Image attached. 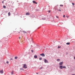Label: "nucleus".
I'll return each mask as SVG.
<instances>
[{
    "label": "nucleus",
    "instance_id": "nucleus-30",
    "mask_svg": "<svg viewBox=\"0 0 75 75\" xmlns=\"http://www.w3.org/2000/svg\"><path fill=\"white\" fill-rule=\"evenodd\" d=\"M56 17L57 18H58V17L57 16H56Z\"/></svg>",
    "mask_w": 75,
    "mask_h": 75
},
{
    "label": "nucleus",
    "instance_id": "nucleus-19",
    "mask_svg": "<svg viewBox=\"0 0 75 75\" xmlns=\"http://www.w3.org/2000/svg\"><path fill=\"white\" fill-rule=\"evenodd\" d=\"M40 69H42V67H41L40 68Z\"/></svg>",
    "mask_w": 75,
    "mask_h": 75
},
{
    "label": "nucleus",
    "instance_id": "nucleus-1",
    "mask_svg": "<svg viewBox=\"0 0 75 75\" xmlns=\"http://www.w3.org/2000/svg\"><path fill=\"white\" fill-rule=\"evenodd\" d=\"M54 8H57L56 9V10H58V11H61V8L60 7H59V8H57V6H56Z\"/></svg>",
    "mask_w": 75,
    "mask_h": 75
},
{
    "label": "nucleus",
    "instance_id": "nucleus-21",
    "mask_svg": "<svg viewBox=\"0 0 75 75\" xmlns=\"http://www.w3.org/2000/svg\"><path fill=\"white\" fill-rule=\"evenodd\" d=\"M11 74L12 75H13V71H12L11 73Z\"/></svg>",
    "mask_w": 75,
    "mask_h": 75
},
{
    "label": "nucleus",
    "instance_id": "nucleus-6",
    "mask_svg": "<svg viewBox=\"0 0 75 75\" xmlns=\"http://www.w3.org/2000/svg\"><path fill=\"white\" fill-rule=\"evenodd\" d=\"M22 32L24 33L25 34H27V33L25 31L23 30L22 31Z\"/></svg>",
    "mask_w": 75,
    "mask_h": 75
},
{
    "label": "nucleus",
    "instance_id": "nucleus-3",
    "mask_svg": "<svg viewBox=\"0 0 75 75\" xmlns=\"http://www.w3.org/2000/svg\"><path fill=\"white\" fill-rule=\"evenodd\" d=\"M45 62V63H48V60H47L46 59H44Z\"/></svg>",
    "mask_w": 75,
    "mask_h": 75
},
{
    "label": "nucleus",
    "instance_id": "nucleus-24",
    "mask_svg": "<svg viewBox=\"0 0 75 75\" xmlns=\"http://www.w3.org/2000/svg\"><path fill=\"white\" fill-rule=\"evenodd\" d=\"M66 17H67V18H69V16H66Z\"/></svg>",
    "mask_w": 75,
    "mask_h": 75
},
{
    "label": "nucleus",
    "instance_id": "nucleus-36",
    "mask_svg": "<svg viewBox=\"0 0 75 75\" xmlns=\"http://www.w3.org/2000/svg\"><path fill=\"white\" fill-rule=\"evenodd\" d=\"M29 33H30V31H28Z\"/></svg>",
    "mask_w": 75,
    "mask_h": 75
},
{
    "label": "nucleus",
    "instance_id": "nucleus-29",
    "mask_svg": "<svg viewBox=\"0 0 75 75\" xmlns=\"http://www.w3.org/2000/svg\"><path fill=\"white\" fill-rule=\"evenodd\" d=\"M2 3H4V1H3L2 2Z\"/></svg>",
    "mask_w": 75,
    "mask_h": 75
},
{
    "label": "nucleus",
    "instance_id": "nucleus-16",
    "mask_svg": "<svg viewBox=\"0 0 75 75\" xmlns=\"http://www.w3.org/2000/svg\"><path fill=\"white\" fill-rule=\"evenodd\" d=\"M10 14H11L10 12H9L8 13V15L9 16H10Z\"/></svg>",
    "mask_w": 75,
    "mask_h": 75
},
{
    "label": "nucleus",
    "instance_id": "nucleus-14",
    "mask_svg": "<svg viewBox=\"0 0 75 75\" xmlns=\"http://www.w3.org/2000/svg\"><path fill=\"white\" fill-rule=\"evenodd\" d=\"M61 47V46H58V48L59 49V48H60Z\"/></svg>",
    "mask_w": 75,
    "mask_h": 75
},
{
    "label": "nucleus",
    "instance_id": "nucleus-10",
    "mask_svg": "<svg viewBox=\"0 0 75 75\" xmlns=\"http://www.w3.org/2000/svg\"><path fill=\"white\" fill-rule=\"evenodd\" d=\"M0 72L1 74H3V70H2Z\"/></svg>",
    "mask_w": 75,
    "mask_h": 75
},
{
    "label": "nucleus",
    "instance_id": "nucleus-32",
    "mask_svg": "<svg viewBox=\"0 0 75 75\" xmlns=\"http://www.w3.org/2000/svg\"><path fill=\"white\" fill-rule=\"evenodd\" d=\"M65 15H64L63 16V17H65Z\"/></svg>",
    "mask_w": 75,
    "mask_h": 75
},
{
    "label": "nucleus",
    "instance_id": "nucleus-22",
    "mask_svg": "<svg viewBox=\"0 0 75 75\" xmlns=\"http://www.w3.org/2000/svg\"><path fill=\"white\" fill-rule=\"evenodd\" d=\"M31 52H34V51H33V50H31Z\"/></svg>",
    "mask_w": 75,
    "mask_h": 75
},
{
    "label": "nucleus",
    "instance_id": "nucleus-18",
    "mask_svg": "<svg viewBox=\"0 0 75 75\" xmlns=\"http://www.w3.org/2000/svg\"><path fill=\"white\" fill-rule=\"evenodd\" d=\"M63 5H60V7H61V6H63Z\"/></svg>",
    "mask_w": 75,
    "mask_h": 75
},
{
    "label": "nucleus",
    "instance_id": "nucleus-12",
    "mask_svg": "<svg viewBox=\"0 0 75 75\" xmlns=\"http://www.w3.org/2000/svg\"><path fill=\"white\" fill-rule=\"evenodd\" d=\"M67 45H69L70 44V42H67L66 43Z\"/></svg>",
    "mask_w": 75,
    "mask_h": 75
},
{
    "label": "nucleus",
    "instance_id": "nucleus-31",
    "mask_svg": "<svg viewBox=\"0 0 75 75\" xmlns=\"http://www.w3.org/2000/svg\"><path fill=\"white\" fill-rule=\"evenodd\" d=\"M21 70H22L24 69H23V68H21Z\"/></svg>",
    "mask_w": 75,
    "mask_h": 75
},
{
    "label": "nucleus",
    "instance_id": "nucleus-33",
    "mask_svg": "<svg viewBox=\"0 0 75 75\" xmlns=\"http://www.w3.org/2000/svg\"><path fill=\"white\" fill-rule=\"evenodd\" d=\"M19 39H21V37H19Z\"/></svg>",
    "mask_w": 75,
    "mask_h": 75
},
{
    "label": "nucleus",
    "instance_id": "nucleus-20",
    "mask_svg": "<svg viewBox=\"0 0 75 75\" xmlns=\"http://www.w3.org/2000/svg\"><path fill=\"white\" fill-rule=\"evenodd\" d=\"M39 59L40 60H42V58H39Z\"/></svg>",
    "mask_w": 75,
    "mask_h": 75
},
{
    "label": "nucleus",
    "instance_id": "nucleus-9",
    "mask_svg": "<svg viewBox=\"0 0 75 75\" xmlns=\"http://www.w3.org/2000/svg\"><path fill=\"white\" fill-rule=\"evenodd\" d=\"M33 3H35V4H37V3L36 2H35V1H33Z\"/></svg>",
    "mask_w": 75,
    "mask_h": 75
},
{
    "label": "nucleus",
    "instance_id": "nucleus-2",
    "mask_svg": "<svg viewBox=\"0 0 75 75\" xmlns=\"http://www.w3.org/2000/svg\"><path fill=\"white\" fill-rule=\"evenodd\" d=\"M23 68H25V69L27 68V64H23Z\"/></svg>",
    "mask_w": 75,
    "mask_h": 75
},
{
    "label": "nucleus",
    "instance_id": "nucleus-23",
    "mask_svg": "<svg viewBox=\"0 0 75 75\" xmlns=\"http://www.w3.org/2000/svg\"><path fill=\"white\" fill-rule=\"evenodd\" d=\"M57 61H60V59H57Z\"/></svg>",
    "mask_w": 75,
    "mask_h": 75
},
{
    "label": "nucleus",
    "instance_id": "nucleus-7",
    "mask_svg": "<svg viewBox=\"0 0 75 75\" xmlns=\"http://www.w3.org/2000/svg\"><path fill=\"white\" fill-rule=\"evenodd\" d=\"M59 68L60 69H62L63 68V66H59Z\"/></svg>",
    "mask_w": 75,
    "mask_h": 75
},
{
    "label": "nucleus",
    "instance_id": "nucleus-4",
    "mask_svg": "<svg viewBox=\"0 0 75 75\" xmlns=\"http://www.w3.org/2000/svg\"><path fill=\"white\" fill-rule=\"evenodd\" d=\"M40 55H41V56H42V57H45V54H44V53H42L41 54H40Z\"/></svg>",
    "mask_w": 75,
    "mask_h": 75
},
{
    "label": "nucleus",
    "instance_id": "nucleus-25",
    "mask_svg": "<svg viewBox=\"0 0 75 75\" xmlns=\"http://www.w3.org/2000/svg\"><path fill=\"white\" fill-rule=\"evenodd\" d=\"M48 12H49V13H51V11H48Z\"/></svg>",
    "mask_w": 75,
    "mask_h": 75
},
{
    "label": "nucleus",
    "instance_id": "nucleus-8",
    "mask_svg": "<svg viewBox=\"0 0 75 75\" xmlns=\"http://www.w3.org/2000/svg\"><path fill=\"white\" fill-rule=\"evenodd\" d=\"M30 13H26V16H27V15H30Z\"/></svg>",
    "mask_w": 75,
    "mask_h": 75
},
{
    "label": "nucleus",
    "instance_id": "nucleus-35",
    "mask_svg": "<svg viewBox=\"0 0 75 75\" xmlns=\"http://www.w3.org/2000/svg\"><path fill=\"white\" fill-rule=\"evenodd\" d=\"M18 33H20V32H18Z\"/></svg>",
    "mask_w": 75,
    "mask_h": 75
},
{
    "label": "nucleus",
    "instance_id": "nucleus-11",
    "mask_svg": "<svg viewBox=\"0 0 75 75\" xmlns=\"http://www.w3.org/2000/svg\"><path fill=\"white\" fill-rule=\"evenodd\" d=\"M34 57L36 59V58H37V56L35 55L34 56Z\"/></svg>",
    "mask_w": 75,
    "mask_h": 75
},
{
    "label": "nucleus",
    "instance_id": "nucleus-28",
    "mask_svg": "<svg viewBox=\"0 0 75 75\" xmlns=\"http://www.w3.org/2000/svg\"><path fill=\"white\" fill-rule=\"evenodd\" d=\"M72 4L73 5V6H74V3H72Z\"/></svg>",
    "mask_w": 75,
    "mask_h": 75
},
{
    "label": "nucleus",
    "instance_id": "nucleus-13",
    "mask_svg": "<svg viewBox=\"0 0 75 75\" xmlns=\"http://www.w3.org/2000/svg\"><path fill=\"white\" fill-rule=\"evenodd\" d=\"M3 7V8H6V7L5 6H4Z\"/></svg>",
    "mask_w": 75,
    "mask_h": 75
},
{
    "label": "nucleus",
    "instance_id": "nucleus-17",
    "mask_svg": "<svg viewBox=\"0 0 75 75\" xmlns=\"http://www.w3.org/2000/svg\"><path fill=\"white\" fill-rule=\"evenodd\" d=\"M63 68H66V67L65 66H63Z\"/></svg>",
    "mask_w": 75,
    "mask_h": 75
},
{
    "label": "nucleus",
    "instance_id": "nucleus-5",
    "mask_svg": "<svg viewBox=\"0 0 75 75\" xmlns=\"http://www.w3.org/2000/svg\"><path fill=\"white\" fill-rule=\"evenodd\" d=\"M63 64V62H61L60 63H59V64L60 65H62Z\"/></svg>",
    "mask_w": 75,
    "mask_h": 75
},
{
    "label": "nucleus",
    "instance_id": "nucleus-34",
    "mask_svg": "<svg viewBox=\"0 0 75 75\" xmlns=\"http://www.w3.org/2000/svg\"><path fill=\"white\" fill-rule=\"evenodd\" d=\"M36 74H38V73H36Z\"/></svg>",
    "mask_w": 75,
    "mask_h": 75
},
{
    "label": "nucleus",
    "instance_id": "nucleus-26",
    "mask_svg": "<svg viewBox=\"0 0 75 75\" xmlns=\"http://www.w3.org/2000/svg\"><path fill=\"white\" fill-rule=\"evenodd\" d=\"M10 60H13V58H11V59H10Z\"/></svg>",
    "mask_w": 75,
    "mask_h": 75
},
{
    "label": "nucleus",
    "instance_id": "nucleus-27",
    "mask_svg": "<svg viewBox=\"0 0 75 75\" xmlns=\"http://www.w3.org/2000/svg\"><path fill=\"white\" fill-rule=\"evenodd\" d=\"M7 64H8L9 63V62H6Z\"/></svg>",
    "mask_w": 75,
    "mask_h": 75
},
{
    "label": "nucleus",
    "instance_id": "nucleus-15",
    "mask_svg": "<svg viewBox=\"0 0 75 75\" xmlns=\"http://www.w3.org/2000/svg\"><path fill=\"white\" fill-rule=\"evenodd\" d=\"M18 58V57H15V59H17Z\"/></svg>",
    "mask_w": 75,
    "mask_h": 75
}]
</instances>
